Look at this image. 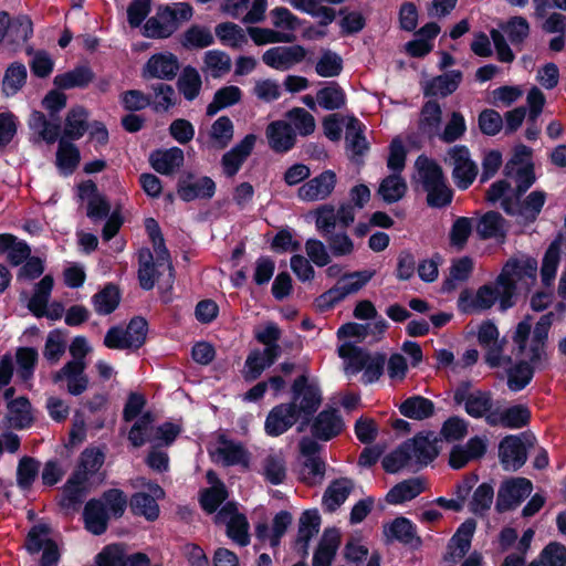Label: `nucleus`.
Returning <instances> with one entry per match:
<instances>
[{
	"mask_svg": "<svg viewBox=\"0 0 566 566\" xmlns=\"http://www.w3.org/2000/svg\"><path fill=\"white\" fill-rule=\"evenodd\" d=\"M511 284L501 282L500 275L492 283L480 286L474 293L463 291L459 296V308L463 313H478L490 310L497 301L502 310L513 305Z\"/></svg>",
	"mask_w": 566,
	"mask_h": 566,
	"instance_id": "f257e3e1",
	"label": "nucleus"
},
{
	"mask_svg": "<svg viewBox=\"0 0 566 566\" xmlns=\"http://www.w3.org/2000/svg\"><path fill=\"white\" fill-rule=\"evenodd\" d=\"M417 178L427 192V202L431 207L440 208L451 202L452 192L446 184L441 168L426 157L416 161Z\"/></svg>",
	"mask_w": 566,
	"mask_h": 566,
	"instance_id": "f03ea898",
	"label": "nucleus"
},
{
	"mask_svg": "<svg viewBox=\"0 0 566 566\" xmlns=\"http://www.w3.org/2000/svg\"><path fill=\"white\" fill-rule=\"evenodd\" d=\"M147 322L142 317L133 318L126 327L114 326L107 331L104 345L109 349H137L146 340Z\"/></svg>",
	"mask_w": 566,
	"mask_h": 566,
	"instance_id": "7ed1b4c3",
	"label": "nucleus"
},
{
	"mask_svg": "<svg viewBox=\"0 0 566 566\" xmlns=\"http://www.w3.org/2000/svg\"><path fill=\"white\" fill-rule=\"evenodd\" d=\"M136 486L143 490L135 493L130 500V509L135 515L144 516L148 521H155L159 516L158 500L164 499V490L154 482L144 478L136 480Z\"/></svg>",
	"mask_w": 566,
	"mask_h": 566,
	"instance_id": "20e7f679",
	"label": "nucleus"
},
{
	"mask_svg": "<svg viewBox=\"0 0 566 566\" xmlns=\"http://www.w3.org/2000/svg\"><path fill=\"white\" fill-rule=\"evenodd\" d=\"M370 271L354 272L343 276L336 285L317 298L321 310H328L349 294L358 292L371 277Z\"/></svg>",
	"mask_w": 566,
	"mask_h": 566,
	"instance_id": "39448f33",
	"label": "nucleus"
},
{
	"mask_svg": "<svg viewBox=\"0 0 566 566\" xmlns=\"http://www.w3.org/2000/svg\"><path fill=\"white\" fill-rule=\"evenodd\" d=\"M293 399L290 402L300 418H305L314 413L322 402L321 390L314 382H308L307 377L302 375L297 377L292 385Z\"/></svg>",
	"mask_w": 566,
	"mask_h": 566,
	"instance_id": "423d86ee",
	"label": "nucleus"
},
{
	"mask_svg": "<svg viewBox=\"0 0 566 566\" xmlns=\"http://www.w3.org/2000/svg\"><path fill=\"white\" fill-rule=\"evenodd\" d=\"M444 163L452 167V177L460 189H467L478 175V167L464 146L451 147L444 157Z\"/></svg>",
	"mask_w": 566,
	"mask_h": 566,
	"instance_id": "0eeeda50",
	"label": "nucleus"
},
{
	"mask_svg": "<svg viewBox=\"0 0 566 566\" xmlns=\"http://www.w3.org/2000/svg\"><path fill=\"white\" fill-rule=\"evenodd\" d=\"M216 522L227 526V535L235 544L247 546L250 543L249 522L233 503L224 505L216 515Z\"/></svg>",
	"mask_w": 566,
	"mask_h": 566,
	"instance_id": "6e6552de",
	"label": "nucleus"
},
{
	"mask_svg": "<svg viewBox=\"0 0 566 566\" xmlns=\"http://www.w3.org/2000/svg\"><path fill=\"white\" fill-rule=\"evenodd\" d=\"M565 305L558 303L555 306V311H552L543 315L536 323L533 337L530 340V353L527 352V358L535 365H539L543 360H546L545 342L547 339L548 329L553 324L554 319L560 318L565 313Z\"/></svg>",
	"mask_w": 566,
	"mask_h": 566,
	"instance_id": "1a4fd4ad",
	"label": "nucleus"
},
{
	"mask_svg": "<svg viewBox=\"0 0 566 566\" xmlns=\"http://www.w3.org/2000/svg\"><path fill=\"white\" fill-rule=\"evenodd\" d=\"M458 405H463L468 415L473 418L486 419L489 412L494 411L492 395L489 391L469 390L468 386L460 387L453 396Z\"/></svg>",
	"mask_w": 566,
	"mask_h": 566,
	"instance_id": "9d476101",
	"label": "nucleus"
},
{
	"mask_svg": "<svg viewBox=\"0 0 566 566\" xmlns=\"http://www.w3.org/2000/svg\"><path fill=\"white\" fill-rule=\"evenodd\" d=\"M337 176L333 170H325L307 180L297 189V197L305 202L326 200L334 191Z\"/></svg>",
	"mask_w": 566,
	"mask_h": 566,
	"instance_id": "9b49d317",
	"label": "nucleus"
},
{
	"mask_svg": "<svg viewBox=\"0 0 566 566\" xmlns=\"http://www.w3.org/2000/svg\"><path fill=\"white\" fill-rule=\"evenodd\" d=\"M533 491V484L525 478H512L504 481L497 493L496 509L507 511L516 507Z\"/></svg>",
	"mask_w": 566,
	"mask_h": 566,
	"instance_id": "f8f14e48",
	"label": "nucleus"
},
{
	"mask_svg": "<svg viewBox=\"0 0 566 566\" xmlns=\"http://www.w3.org/2000/svg\"><path fill=\"white\" fill-rule=\"evenodd\" d=\"M86 363L66 361L59 370L53 373L55 384L65 382L70 395L80 396L88 388V377L85 374Z\"/></svg>",
	"mask_w": 566,
	"mask_h": 566,
	"instance_id": "ddd939ff",
	"label": "nucleus"
},
{
	"mask_svg": "<svg viewBox=\"0 0 566 566\" xmlns=\"http://www.w3.org/2000/svg\"><path fill=\"white\" fill-rule=\"evenodd\" d=\"M210 454L214 462L222 463L223 465L240 464L248 469L250 467L249 452L242 444L228 440L224 436H220Z\"/></svg>",
	"mask_w": 566,
	"mask_h": 566,
	"instance_id": "4468645a",
	"label": "nucleus"
},
{
	"mask_svg": "<svg viewBox=\"0 0 566 566\" xmlns=\"http://www.w3.org/2000/svg\"><path fill=\"white\" fill-rule=\"evenodd\" d=\"M266 0H223L221 9L233 18H242L244 23H258L264 19Z\"/></svg>",
	"mask_w": 566,
	"mask_h": 566,
	"instance_id": "2eb2a0df",
	"label": "nucleus"
},
{
	"mask_svg": "<svg viewBox=\"0 0 566 566\" xmlns=\"http://www.w3.org/2000/svg\"><path fill=\"white\" fill-rule=\"evenodd\" d=\"M537 273V261L533 258L523 256L520 259L510 260L502 272L500 273V281L511 284V292L514 295L517 282L522 280L535 281Z\"/></svg>",
	"mask_w": 566,
	"mask_h": 566,
	"instance_id": "dca6fc26",
	"label": "nucleus"
},
{
	"mask_svg": "<svg viewBox=\"0 0 566 566\" xmlns=\"http://www.w3.org/2000/svg\"><path fill=\"white\" fill-rule=\"evenodd\" d=\"M499 458L506 471H516L527 460V448L520 436H507L499 446Z\"/></svg>",
	"mask_w": 566,
	"mask_h": 566,
	"instance_id": "f3484780",
	"label": "nucleus"
},
{
	"mask_svg": "<svg viewBox=\"0 0 566 566\" xmlns=\"http://www.w3.org/2000/svg\"><path fill=\"white\" fill-rule=\"evenodd\" d=\"M178 70L177 56L170 52H163L149 57L143 67L142 75L145 80H171L176 76Z\"/></svg>",
	"mask_w": 566,
	"mask_h": 566,
	"instance_id": "a211bd4d",
	"label": "nucleus"
},
{
	"mask_svg": "<svg viewBox=\"0 0 566 566\" xmlns=\"http://www.w3.org/2000/svg\"><path fill=\"white\" fill-rule=\"evenodd\" d=\"M305 55L306 51L301 45L275 46L263 53L262 61L272 69L285 71L302 62Z\"/></svg>",
	"mask_w": 566,
	"mask_h": 566,
	"instance_id": "6ab92c4d",
	"label": "nucleus"
},
{
	"mask_svg": "<svg viewBox=\"0 0 566 566\" xmlns=\"http://www.w3.org/2000/svg\"><path fill=\"white\" fill-rule=\"evenodd\" d=\"M298 419L296 409L290 402L280 403L270 410L264 423L265 432L272 437L281 436Z\"/></svg>",
	"mask_w": 566,
	"mask_h": 566,
	"instance_id": "aec40b11",
	"label": "nucleus"
},
{
	"mask_svg": "<svg viewBox=\"0 0 566 566\" xmlns=\"http://www.w3.org/2000/svg\"><path fill=\"white\" fill-rule=\"evenodd\" d=\"M269 147L279 154L287 153L296 144V133L285 119L271 122L265 129Z\"/></svg>",
	"mask_w": 566,
	"mask_h": 566,
	"instance_id": "412c9836",
	"label": "nucleus"
},
{
	"mask_svg": "<svg viewBox=\"0 0 566 566\" xmlns=\"http://www.w3.org/2000/svg\"><path fill=\"white\" fill-rule=\"evenodd\" d=\"M255 143L256 136L249 134L222 156L221 164L226 176L233 177L240 170L254 149Z\"/></svg>",
	"mask_w": 566,
	"mask_h": 566,
	"instance_id": "4be33fe9",
	"label": "nucleus"
},
{
	"mask_svg": "<svg viewBox=\"0 0 566 566\" xmlns=\"http://www.w3.org/2000/svg\"><path fill=\"white\" fill-rule=\"evenodd\" d=\"M413 465H426L438 455L437 437L433 433L418 434L405 442Z\"/></svg>",
	"mask_w": 566,
	"mask_h": 566,
	"instance_id": "5701e85b",
	"label": "nucleus"
},
{
	"mask_svg": "<svg viewBox=\"0 0 566 566\" xmlns=\"http://www.w3.org/2000/svg\"><path fill=\"white\" fill-rule=\"evenodd\" d=\"M531 412L527 407L516 405L501 410L495 408L489 412L486 422L491 426H502L511 429H518L526 426L530 421Z\"/></svg>",
	"mask_w": 566,
	"mask_h": 566,
	"instance_id": "b1692460",
	"label": "nucleus"
},
{
	"mask_svg": "<svg viewBox=\"0 0 566 566\" xmlns=\"http://www.w3.org/2000/svg\"><path fill=\"white\" fill-rule=\"evenodd\" d=\"M520 197L507 179L493 182L486 191V199L492 203H499L510 216L516 213Z\"/></svg>",
	"mask_w": 566,
	"mask_h": 566,
	"instance_id": "393cba45",
	"label": "nucleus"
},
{
	"mask_svg": "<svg viewBox=\"0 0 566 566\" xmlns=\"http://www.w3.org/2000/svg\"><path fill=\"white\" fill-rule=\"evenodd\" d=\"M216 191V184L209 177L182 179L178 184L177 193L184 201L210 199Z\"/></svg>",
	"mask_w": 566,
	"mask_h": 566,
	"instance_id": "a878e982",
	"label": "nucleus"
},
{
	"mask_svg": "<svg viewBox=\"0 0 566 566\" xmlns=\"http://www.w3.org/2000/svg\"><path fill=\"white\" fill-rule=\"evenodd\" d=\"M78 196L87 202V216L93 220H101L108 216L111 206L103 195L97 191L96 185L85 181L78 186Z\"/></svg>",
	"mask_w": 566,
	"mask_h": 566,
	"instance_id": "bb28decb",
	"label": "nucleus"
},
{
	"mask_svg": "<svg viewBox=\"0 0 566 566\" xmlns=\"http://www.w3.org/2000/svg\"><path fill=\"white\" fill-rule=\"evenodd\" d=\"M170 7L158 8L156 14L144 25V34L148 38L166 39L177 30V23L171 18Z\"/></svg>",
	"mask_w": 566,
	"mask_h": 566,
	"instance_id": "cd10ccee",
	"label": "nucleus"
},
{
	"mask_svg": "<svg viewBox=\"0 0 566 566\" xmlns=\"http://www.w3.org/2000/svg\"><path fill=\"white\" fill-rule=\"evenodd\" d=\"M384 535L388 542L398 541L402 544L418 547L420 537L416 534L415 526L406 517H397L384 526Z\"/></svg>",
	"mask_w": 566,
	"mask_h": 566,
	"instance_id": "c85d7f7f",
	"label": "nucleus"
},
{
	"mask_svg": "<svg viewBox=\"0 0 566 566\" xmlns=\"http://www.w3.org/2000/svg\"><path fill=\"white\" fill-rule=\"evenodd\" d=\"M275 348H264L263 350L253 349L247 357L243 377L245 380H255L261 374L277 359Z\"/></svg>",
	"mask_w": 566,
	"mask_h": 566,
	"instance_id": "c756f323",
	"label": "nucleus"
},
{
	"mask_svg": "<svg viewBox=\"0 0 566 566\" xmlns=\"http://www.w3.org/2000/svg\"><path fill=\"white\" fill-rule=\"evenodd\" d=\"M461 80L462 73L460 71H451L423 81L421 86L426 96L446 97L458 88Z\"/></svg>",
	"mask_w": 566,
	"mask_h": 566,
	"instance_id": "7c9ffc66",
	"label": "nucleus"
},
{
	"mask_svg": "<svg viewBox=\"0 0 566 566\" xmlns=\"http://www.w3.org/2000/svg\"><path fill=\"white\" fill-rule=\"evenodd\" d=\"M343 420L334 409L321 411L312 423V433L314 437L327 441L340 433Z\"/></svg>",
	"mask_w": 566,
	"mask_h": 566,
	"instance_id": "2f4dec72",
	"label": "nucleus"
},
{
	"mask_svg": "<svg viewBox=\"0 0 566 566\" xmlns=\"http://www.w3.org/2000/svg\"><path fill=\"white\" fill-rule=\"evenodd\" d=\"M319 526L321 516L317 510H306L300 516L295 545L304 555L307 554L308 544L318 533Z\"/></svg>",
	"mask_w": 566,
	"mask_h": 566,
	"instance_id": "473e14b6",
	"label": "nucleus"
},
{
	"mask_svg": "<svg viewBox=\"0 0 566 566\" xmlns=\"http://www.w3.org/2000/svg\"><path fill=\"white\" fill-rule=\"evenodd\" d=\"M338 355L344 360V370L348 376L360 373L373 356V354L353 345L350 342H343L339 345Z\"/></svg>",
	"mask_w": 566,
	"mask_h": 566,
	"instance_id": "72a5a7b5",
	"label": "nucleus"
},
{
	"mask_svg": "<svg viewBox=\"0 0 566 566\" xmlns=\"http://www.w3.org/2000/svg\"><path fill=\"white\" fill-rule=\"evenodd\" d=\"M505 176L515 185V190L522 195L535 181L533 167L528 161L510 160L505 166Z\"/></svg>",
	"mask_w": 566,
	"mask_h": 566,
	"instance_id": "f704fd0d",
	"label": "nucleus"
},
{
	"mask_svg": "<svg viewBox=\"0 0 566 566\" xmlns=\"http://www.w3.org/2000/svg\"><path fill=\"white\" fill-rule=\"evenodd\" d=\"M340 543L337 530H325L313 556V566H331Z\"/></svg>",
	"mask_w": 566,
	"mask_h": 566,
	"instance_id": "c9c22d12",
	"label": "nucleus"
},
{
	"mask_svg": "<svg viewBox=\"0 0 566 566\" xmlns=\"http://www.w3.org/2000/svg\"><path fill=\"white\" fill-rule=\"evenodd\" d=\"M184 151L178 147L151 153L149 161L151 167L161 175H170L184 164Z\"/></svg>",
	"mask_w": 566,
	"mask_h": 566,
	"instance_id": "e433bc0d",
	"label": "nucleus"
},
{
	"mask_svg": "<svg viewBox=\"0 0 566 566\" xmlns=\"http://www.w3.org/2000/svg\"><path fill=\"white\" fill-rule=\"evenodd\" d=\"M543 360L539 365L535 366L528 358H524L513 367H507V387L512 391H520L525 388L533 378L534 370L544 365Z\"/></svg>",
	"mask_w": 566,
	"mask_h": 566,
	"instance_id": "4c0bfd02",
	"label": "nucleus"
},
{
	"mask_svg": "<svg viewBox=\"0 0 566 566\" xmlns=\"http://www.w3.org/2000/svg\"><path fill=\"white\" fill-rule=\"evenodd\" d=\"M138 280L139 284L144 290H151L155 285L158 270L161 266L158 265V261L154 262V255L148 249H142L138 253ZM169 271V277H172V269L169 270L167 266H163Z\"/></svg>",
	"mask_w": 566,
	"mask_h": 566,
	"instance_id": "58836bf2",
	"label": "nucleus"
},
{
	"mask_svg": "<svg viewBox=\"0 0 566 566\" xmlns=\"http://www.w3.org/2000/svg\"><path fill=\"white\" fill-rule=\"evenodd\" d=\"M476 232L480 238L484 240H504L507 232V224L499 212L490 211L480 218L476 224Z\"/></svg>",
	"mask_w": 566,
	"mask_h": 566,
	"instance_id": "ea45409f",
	"label": "nucleus"
},
{
	"mask_svg": "<svg viewBox=\"0 0 566 566\" xmlns=\"http://www.w3.org/2000/svg\"><path fill=\"white\" fill-rule=\"evenodd\" d=\"M546 201V193L541 190L532 191L523 202L518 200L517 210L513 217L523 224L532 223L541 213L542 208Z\"/></svg>",
	"mask_w": 566,
	"mask_h": 566,
	"instance_id": "a19ab883",
	"label": "nucleus"
},
{
	"mask_svg": "<svg viewBox=\"0 0 566 566\" xmlns=\"http://www.w3.org/2000/svg\"><path fill=\"white\" fill-rule=\"evenodd\" d=\"M346 126V147L350 155L360 156L368 150V143L364 136V129L361 123L353 117L347 116L343 119Z\"/></svg>",
	"mask_w": 566,
	"mask_h": 566,
	"instance_id": "79ce46f5",
	"label": "nucleus"
},
{
	"mask_svg": "<svg viewBox=\"0 0 566 566\" xmlns=\"http://www.w3.org/2000/svg\"><path fill=\"white\" fill-rule=\"evenodd\" d=\"M31 421V406L27 398L19 397L8 403L3 427L21 429L29 426Z\"/></svg>",
	"mask_w": 566,
	"mask_h": 566,
	"instance_id": "37998d69",
	"label": "nucleus"
},
{
	"mask_svg": "<svg viewBox=\"0 0 566 566\" xmlns=\"http://www.w3.org/2000/svg\"><path fill=\"white\" fill-rule=\"evenodd\" d=\"M287 2L295 10L305 12L317 19L322 27L331 24L336 18L335 10L331 7L324 6L318 0H287Z\"/></svg>",
	"mask_w": 566,
	"mask_h": 566,
	"instance_id": "c03bdc74",
	"label": "nucleus"
},
{
	"mask_svg": "<svg viewBox=\"0 0 566 566\" xmlns=\"http://www.w3.org/2000/svg\"><path fill=\"white\" fill-rule=\"evenodd\" d=\"M353 489V481L346 478L332 482L323 496L325 509L329 512L337 510L347 500Z\"/></svg>",
	"mask_w": 566,
	"mask_h": 566,
	"instance_id": "a18cd8bd",
	"label": "nucleus"
},
{
	"mask_svg": "<svg viewBox=\"0 0 566 566\" xmlns=\"http://www.w3.org/2000/svg\"><path fill=\"white\" fill-rule=\"evenodd\" d=\"M86 528L94 535L103 534L107 528L108 514L102 501L92 500L84 509Z\"/></svg>",
	"mask_w": 566,
	"mask_h": 566,
	"instance_id": "49530a36",
	"label": "nucleus"
},
{
	"mask_svg": "<svg viewBox=\"0 0 566 566\" xmlns=\"http://www.w3.org/2000/svg\"><path fill=\"white\" fill-rule=\"evenodd\" d=\"M261 473L273 485L283 483L286 478V463L282 453H269L262 461Z\"/></svg>",
	"mask_w": 566,
	"mask_h": 566,
	"instance_id": "de8ad7c7",
	"label": "nucleus"
},
{
	"mask_svg": "<svg viewBox=\"0 0 566 566\" xmlns=\"http://www.w3.org/2000/svg\"><path fill=\"white\" fill-rule=\"evenodd\" d=\"M0 253H7V258L12 265H19L30 256L29 245L19 241L12 234H0Z\"/></svg>",
	"mask_w": 566,
	"mask_h": 566,
	"instance_id": "09e8293b",
	"label": "nucleus"
},
{
	"mask_svg": "<svg viewBox=\"0 0 566 566\" xmlns=\"http://www.w3.org/2000/svg\"><path fill=\"white\" fill-rule=\"evenodd\" d=\"M86 129L87 112L81 106L71 108L65 116L62 138L78 139Z\"/></svg>",
	"mask_w": 566,
	"mask_h": 566,
	"instance_id": "8fccbe9b",
	"label": "nucleus"
},
{
	"mask_svg": "<svg viewBox=\"0 0 566 566\" xmlns=\"http://www.w3.org/2000/svg\"><path fill=\"white\" fill-rule=\"evenodd\" d=\"M94 80V73L90 67L81 66L54 77V85L61 90L84 87Z\"/></svg>",
	"mask_w": 566,
	"mask_h": 566,
	"instance_id": "3c124183",
	"label": "nucleus"
},
{
	"mask_svg": "<svg viewBox=\"0 0 566 566\" xmlns=\"http://www.w3.org/2000/svg\"><path fill=\"white\" fill-rule=\"evenodd\" d=\"M424 486L419 479H409L395 485L387 494V502L390 504H400L418 496Z\"/></svg>",
	"mask_w": 566,
	"mask_h": 566,
	"instance_id": "603ef678",
	"label": "nucleus"
},
{
	"mask_svg": "<svg viewBox=\"0 0 566 566\" xmlns=\"http://www.w3.org/2000/svg\"><path fill=\"white\" fill-rule=\"evenodd\" d=\"M285 120L295 133L301 136H308L315 132L316 122L314 116L302 107H294L286 112Z\"/></svg>",
	"mask_w": 566,
	"mask_h": 566,
	"instance_id": "864d4df0",
	"label": "nucleus"
},
{
	"mask_svg": "<svg viewBox=\"0 0 566 566\" xmlns=\"http://www.w3.org/2000/svg\"><path fill=\"white\" fill-rule=\"evenodd\" d=\"M80 163V151L77 147L69 143L66 139L61 138L56 151V166L64 175H70L74 171Z\"/></svg>",
	"mask_w": 566,
	"mask_h": 566,
	"instance_id": "5fc2aeb1",
	"label": "nucleus"
},
{
	"mask_svg": "<svg viewBox=\"0 0 566 566\" xmlns=\"http://www.w3.org/2000/svg\"><path fill=\"white\" fill-rule=\"evenodd\" d=\"M441 122L442 109L440 105L434 101L427 102L421 111L420 129L429 136H436L440 133Z\"/></svg>",
	"mask_w": 566,
	"mask_h": 566,
	"instance_id": "6e6d98bb",
	"label": "nucleus"
},
{
	"mask_svg": "<svg viewBox=\"0 0 566 566\" xmlns=\"http://www.w3.org/2000/svg\"><path fill=\"white\" fill-rule=\"evenodd\" d=\"M407 191V184L396 172L382 179L377 190L378 196L387 203L402 199Z\"/></svg>",
	"mask_w": 566,
	"mask_h": 566,
	"instance_id": "4d7b16f0",
	"label": "nucleus"
},
{
	"mask_svg": "<svg viewBox=\"0 0 566 566\" xmlns=\"http://www.w3.org/2000/svg\"><path fill=\"white\" fill-rule=\"evenodd\" d=\"M213 40L209 28L195 24L182 33L180 43L186 49H203L211 45Z\"/></svg>",
	"mask_w": 566,
	"mask_h": 566,
	"instance_id": "13d9d810",
	"label": "nucleus"
},
{
	"mask_svg": "<svg viewBox=\"0 0 566 566\" xmlns=\"http://www.w3.org/2000/svg\"><path fill=\"white\" fill-rule=\"evenodd\" d=\"M475 526L473 520H468L460 525L450 544L453 557H463L469 552Z\"/></svg>",
	"mask_w": 566,
	"mask_h": 566,
	"instance_id": "bf43d9fd",
	"label": "nucleus"
},
{
	"mask_svg": "<svg viewBox=\"0 0 566 566\" xmlns=\"http://www.w3.org/2000/svg\"><path fill=\"white\" fill-rule=\"evenodd\" d=\"M53 277L45 275L36 285L33 296L30 298L28 307L36 316H44L45 307L53 289Z\"/></svg>",
	"mask_w": 566,
	"mask_h": 566,
	"instance_id": "052dcab7",
	"label": "nucleus"
},
{
	"mask_svg": "<svg viewBox=\"0 0 566 566\" xmlns=\"http://www.w3.org/2000/svg\"><path fill=\"white\" fill-rule=\"evenodd\" d=\"M29 126L48 144H53L59 137L60 126L49 122L44 114L39 111L31 113Z\"/></svg>",
	"mask_w": 566,
	"mask_h": 566,
	"instance_id": "680f3d73",
	"label": "nucleus"
},
{
	"mask_svg": "<svg viewBox=\"0 0 566 566\" xmlns=\"http://www.w3.org/2000/svg\"><path fill=\"white\" fill-rule=\"evenodd\" d=\"M343 554L349 566H361L371 557L367 543L359 536H353L347 541Z\"/></svg>",
	"mask_w": 566,
	"mask_h": 566,
	"instance_id": "e2e57ef3",
	"label": "nucleus"
},
{
	"mask_svg": "<svg viewBox=\"0 0 566 566\" xmlns=\"http://www.w3.org/2000/svg\"><path fill=\"white\" fill-rule=\"evenodd\" d=\"M217 38L224 44L231 48H241L248 42L244 30L232 22H223L214 29Z\"/></svg>",
	"mask_w": 566,
	"mask_h": 566,
	"instance_id": "0e129e2a",
	"label": "nucleus"
},
{
	"mask_svg": "<svg viewBox=\"0 0 566 566\" xmlns=\"http://www.w3.org/2000/svg\"><path fill=\"white\" fill-rule=\"evenodd\" d=\"M400 412L405 417L422 420L433 413V403L421 396L411 397L400 405Z\"/></svg>",
	"mask_w": 566,
	"mask_h": 566,
	"instance_id": "69168bd1",
	"label": "nucleus"
},
{
	"mask_svg": "<svg viewBox=\"0 0 566 566\" xmlns=\"http://www.w3.org/2000/svg\"><path fill=\"white\" fill-rule=\"evenodd\" d=\"M203 63V71L209 73L212 77H220L231 69L230 56L219 50H210L206 52Z\"/></svg>",
	"mask_w": 566,
	"mask_h": 566,
	"instance_id": "338daca9",
	"label": "nucleus"
},
{
	"mask_svg": "<svg viewBox=\"0 0 566 566\" xmlns=\"http://www.w3.org/2000/svg\"><path fill=\"white\" fill-rule=\"evenodd\" d=\"M150 413H144L132 427L128 440L134 447H140L147 441H154L155 427Z\"/></svg>",
	"mask_w": 566,
	"mask_h": 566,
	"instance_id": "774afa93",
	"label": "nucleus"
}]
</instances>
